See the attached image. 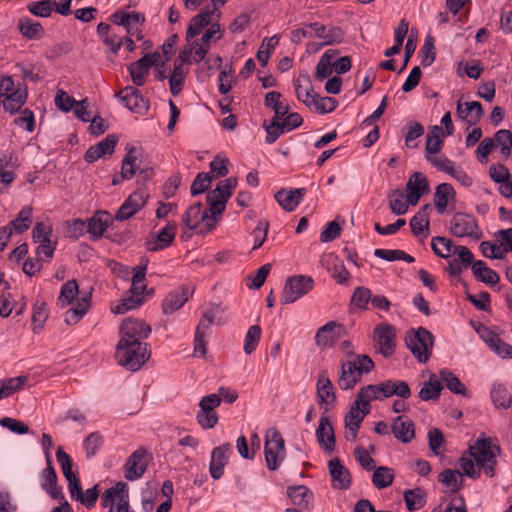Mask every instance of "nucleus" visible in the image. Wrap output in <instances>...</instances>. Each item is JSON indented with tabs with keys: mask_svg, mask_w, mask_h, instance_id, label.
<instances>
[{
	"mask_svg": "<svg viewBox=\"0 0 512 512\" xmlns=\"http://www.w3.org/2000/svg\"><path fill=\"white\" fill-rule=\"evenodd\" d=\"M148 454L144 448H138L127 459L124 466V477L134 481L142 477L148 466Z\"/></svg>",
	"mask_w": 512,
	"mask_h": 512,
	"instance_id": "obj_12",
	"label": "nucleus"
},
{
	"mask_svg": "<svg viewBox=\"0 0 512 512\" xmlns=\"http://www.w3.org/2000/svg\"><path fill=\"white\" fill-rule=\"evenodd\" d=\"M215 12L210 6L202 8L200 13L190 20L186 31V40L199 35L210 24L211 17Z\"/></svg>",
	"mask_w": 512,
	"mask_h": 512,
	"instance_id": "obj_28",
	"label": "nucleus"
},
{
	"mask_svg": "<svg viewBox=\"0 0 512 512\" xmlns=\"http://www.w3.org/2000/svg\"><path fill=\"white\" fill-rule=\"evenodd\" d=\"M47 467L43 471V482L42 488L50 495L53 499H63L61 490L57 487V474L52 466V461H46Z\"/></svg>",
	"mask_w": 512,
	"mask_h": 512,
	"instance_id": "obj_34",
	"label": "nucleus"
},
{
	"mask_svg": "<svg viewBox=\"0 0 512 512\" xmlns=\"http://www.w3.org/2000/svg\"><path fill=\"white\" fill-rule=\"evenodd\" d=\"M439 380L454 394L469 397L466 386L460 379L450 370L442 369L439 371Z\"/></svg>",
	"mask_w": 512,
	"mask_h": 512,
	"instance_id": "obj_39",
	"label": "nucleus"
},
{
	"mask_svg": "<svg viewBox=\"0 0 512 512\" xmlns=\"http://www.w3.org/2000/svg\"><path fill=\"white\" fill-rule=\"evenodd\" d=\"M27 382L26 376H18L0 381V399L19 391Z\"/></svg>",
	"mask_w": 512,
	"mask_h": 512,
	"instance_id": "obj_51",
	"label": "nucleus"
},
{
	"mask_svg": "<svg viewBox=\"0 0 512 512\" xmlns=\"http://www.w3.org/2000/svg\"><path fill=\"white\" fill-rule=\"evenodd\" d=\"M56 0H40L28 3L27 10L34 16L47 18L54 11Z\"/></svg>",
	"mask_w": 512,
	"mask_h": 512,
	"instance_id": "obj_53",
	"label": "nucleus"
},
{
	"mask_svg": "<svg viewBox=\"0 0 512 512\" xmlns=\"http://www.w3.org/2000/svg\"><path fill=\"white\" fill-rule=\"evenodd\" d=\"M495 141L501 146V154L508 158L512 149V132L507 129L497 131L495 133Z\"/></svg>",
	"mask_w": 512,
	"mask_h": 512,
	"instance_id": "obj_62",
	"label": "nucleus"
},
{
	"mask_svg": "<svg viewBox=\"0 0 512 512\" xmlns=\"http://www.w3.org/2000/svg\"><path fill=\"white\" fill-rule=\"evenodd\" d=\"M328 468L335 489L346 490L351 486V474L338 458L329 460Z\"/></svg>",
	"mask_w": 512,
	"mask_h": 512,
	"instance_id": "obj_22",
	"label": "nucleus"
},
{
	"mask_svg": "<svg viewBox=\"0 0 512 512\" xmlns=\"http://www.w3.org/2000/svg\"><path fill=\"white\" fill-rule=\"evenodd\" d=\"M375 365L368 355H354L352 359L342 362L337 384L342 390H351Z\"/></svg>",
	"mask_w": 512,
	"mask_h": 512,
	"instance_id": "obj_1",
	"label": "nucleus"
},
{
	"mask_svg": "<svg viewBox=\"0 0 512 512\" xmlns=\"http://www.w3.org/2000/svg\"><path fill=\"white\" fill-rule=\"evenodd\" d=\"M18 29L28 39H40L44 36L43 26L29 18H21L18 22Z\"/></svg>",
	"mask_w": 512,
	"mask_h": 512,
	"instance_id": "obj_44",
	"label": "nucleus"
},
{
	"mask_svg": "<svg viewBox=\"0 0 512 512\" xmlns=\"http://www.w3.org/2000/svg\"><path fill=\"white\" fill-rule=\"evenodd\" d=\"M407 190L421 192L423 194L428 193L429 185L427 178L420 172H414L407 183Z\"/></svg>",
	"mask_w": 512,
	"mask_h": 512,
	"instance_id": "obj_63",
	"label": "nucleus"
},
{
	"mask_svg": "<svg viewBox=\"0 0 512 512\" xmlns=\"http://www.w3.org/2000/svg\"><path fill=\"white\" fill-rule=\"evenodd\" d=\"M314 287V280L311 276L294 275L286 279L282 294L281 303L291 304L309 293Z\"/></svg>",
	"mask_w": 512,
	"mask_h": 512,
	"instance_id": "obj_8",
	"label": "nucleus"
},
{
	"mask_svg": "<svg viewBox=\"0 0 512 512\" xmlns=\"http://www.w3.org/2000/svg\"><path fill=\"white\" fill-rule=\"evenodd\" d=\"M221 404V399L216 394H210L202 397L199 402L200 411L196 419L203 429H211L218 422V415L215 408Z\"/></svg>",
	"mask_w": 512,
	"mask_h": 512,
	"instance_id": "obj_10",
	"label": "nucleus"
},
{
	"mask_svg": "<svg viewBox=\"0 0 512 512\" xmlns=\"http://www.w3.org/2000/svg\"><path fill=\"white\" fill-rule=\"evenodd\" d=\"M177 233V224L168 222L164 228L156 234H150L144 242L148 252H157L168 248L174 241Z\"/></svg>",
	"mask_w": 512,
	"mask_h": 512,
	"instance_id": "obj_11",
	"label": "nucleus"
},
{
	"mask_svg": "<svg viewBox=\"0 0 512 512\" xmlns=\"http://www.w3.org/2000/svg\"><path fill=\"white\" fill-rule=\"evenodd\" d=\"M149 357L150 352L145 343L119 341L116 346L115 359L117 363L130 371H138Z\"/></svg>",
	"mask_w": 512,
	"mask_h": 512,
	"instance_id": "obj_2",
	"label": "nucleus"
},
{
	"mask_svg": "<svg viewBox=\"0 0 512 512\" xmlns=\"http://www.w3.org/2000/svg\"><path fill=\"white\" fill-rule=\"evenodd\" d=\"M265 461L271 471L279 468L286 455L285 442L276 428H269L265 434Z\"/></svg>",
	"mask_w": 512,
	"mask_h": 512,
	"instance_id": "obj_6",
	"label": "nucleus"
},
{
	"mask_svg": "<svg viewBox=\"0 0 512 512\" xmlns=\"http://www.w3.org/2000/svg\"><path fill=\"white\" fill-rule=\"evenodd\" d=\"M405 145L409 148H417L418 143L414 142L424 134V127L421 123L411 121L406 125Z\"/></svg>",
	"mask_w": 512,
	"mask_h": 512,
	"instance_id": "obj_61",
	"label": "nucleus"
},
{
	"mask_svg": "<svg viewBox=\"0 0 512 512\" xmlns=\"http://www.w3.org/2000/svg\"><path fill=\"white\" fill-rule=\"evenodd\" d=\"M295 93L297 99L307 106V103L314 94L313 87L310 84V79L307 74L299 75L295 81Z\"/></svg>",
	"mask_w": 512,
	"mask_h": 512,
	"instance_id": "obj_48",
	"label": "nucleus"
},
{
	"mask_svg": "<svg viewBox=\"0 0 512 512\" xmlns=\"http://www.w3.org/2000/svg\"><path fill=\"white\" fill-rule=\"evenodd\" d=\"M316 438L319 446L327 453L335 449L336 439L333 426L326 416H321L316 429Z\"/></svg>",
	"mask_w": 512,
	"mask_h": 512,
	"instance_id": "obj_21",
	"label": "nucleus"
},
{
	"mask_svg": "<svg viewBox=\"0 0 512 512\" xmlns=\"http://www.w3.org/2000/svg\"><path fill=\"white\" fill-rule=\"evenodd\" d=\"M383 390V397L389 398L398 396L401 399H408L411 396V390L407 382L398 380H386L381 382V389Z\"/></svg>",
	"mask_w": 512,
	"mask_h": 512,
	"instance_id": "obj_35",
	"label": "nucleus"
},
{
	"mask_svg": "<svg viewBox=\"0 0 512 512\" xmlns=\"http://www.w3.org/2000/svg\"><path fill=\"white\" fill-rule=\"evenodd\" d=\"M500 453V447L493 445L490 438L478 439L469 447V454L485 471L489 477L494 476V468L497 464L496 455Z\"/></svg>",
	"mask_w": 512,
	"mask_h": 512,
	"instance_id": "obj_4",
	"label": "nucleus"
},
{
	"mask_svg": "<svg viewBox=\"0 0 512 512\" xmlns=\"http://www.w3.org/2000/svg\"><path fill=\"white\" fill-rule=\"evenodd\" d=\"M192 295V290L187 286H180L167 294L162 303V311L164 314H172L179 310Z\"/></svg>",
	"mask_w": 512,
	"mask_h": 512,
	"instance_id": "obj_20",
	"label": "nucleus"
},
{
	"mask_svg": "<svg viewBox=\"0 0 512 512\" xmlns=\"http://www.w3.org/2000/svg\"><path fill=\"white\" fill-rule=\"evenodd\" d=\"M236 186L237 179L235 177H229L225 180L220 181L217 184L216 188L210 191L209 193L227 202Z\"/></svg>",
	"mask_w": 512,
	"mask_h": 512,
	"instance_id": "obj_58",
	"label": "nucleus"
},
{
	"mask_svg": "<svg viewBox=\"0 0 512 512\" xmlns=\"http://www.w3.org/2000/svg\"><path fill=\"white\" fill-rule=\"evenodd\" d=\"M281 96V93L277 91H270L265 95L264 105L273 109V119L281 120L289 112V105L280 100Z\"/></svg>",
	"mask_w": 512,
	"mask_h": 512,
	"instance_id": "obj_41",
	"label": "nucleus"
},
{
	"mask_svg": "<svg viewBox=\"0 0 512 512\" xmlns=\"http://www.w3.org/2000/svg\"><path fill=\"white\" fill-rule=\"evenodd\" d=\"M444 131L439 126H433L427 135L425 150L427 155L438 153L443 146Z\"/></svg>",
	"mask_w": 512,
	"mask_h": 512,
	"instance_id": "obj_49",
	"label": "nucleus"
},
{
	"mask_svg": "<svg viewBox=\"0 0 512 512\" xmlns=\"http://www.w3.org/2000/svg\"><path fill=\"white\" fill-rule=\"evenodd\" d=\"M186 42V45L181 51L189 52V54H187L188 64L199 63L205 59L209 52L210 45H206L194 39L186 40Z\"/></svg>",
	"mask_w": 512,
	"mask_h": 512,
	"instance_id": "obj_42",
	"label": "nucleus"
},
{
	"mask_svg": "<svg viewBox=\"0 0 512 512\" xmlns=\"http://www.w3.org/2000/svg\"><path fill=\"white\" fill-rule=\"evenodd\" d=\"M473 276L480 282L488 285H495L500 281L499 274L493 269L489 268L482 260H477L472 265Z\"/></svg>",
	"mask_w": 512,
	"mask_h": 512,
	"instance_id": "obj_37",
	"label": "nucleus"
},
{
	"mask_svg": "<svg viewBox=\"0 0 512 512\" xmlns=\"http://www.w3.org/2000/svg\"><path fill=\"white\" fill-rule=\"evenodd\" d=\"M449 229L455 237H470L475 240L481 237L477 221L470 214L456 213L450 220Z\"/></svg>",
	"mask_w": 512,
	"mask_h": 512,
	"instance_id": "obj_9",
	"label": "nucleus"
},
{
	"mask_svg": "<svg viewBox=\"0 0 512 512\" xmlns=\"http://www.w3.org/2000/svg\"><path fill=\"white\" fill-rule=\"evenodd\" d=\"M396 439L403 443H409L415 437L414 423L404 416L396 417L391 425Z\"/></svg>",
	"mask_w": 512,
	"mask_h": 512,
	"instance_id": "obj_32",
	"label": "nucleus"
},
{
	"mask_svg": "<svg viewBox=\"0 0 512 512\" xmlns=\"http://www.w3.org/2000/svg\"><path fill=\"white\" fill-rule=\"evenodd\" d=\"M287 496L301 510L310 511L313 507V493L304 485L289 486Z\"/></svg>",
	"mask_w": 512,
	"mask_h": 512,
	"instance_id": "obj_27",
	"label": "nucleus"
},
{
	"mask_svg": "<svg viewBox=\"0 0 512 512\" xmlns=\"http://www.w3.org/2000/svg\"><path fill=\"white\" fill-rule=\"evenodd\" d=\"M187 54H189L188 51H180L174 62V68L169 77L170 92L173 96H177L182 90L186 74L183 66L188 64Z\"/></svg>",
	"mask_w": 512,
	"mask_h": 512,
	"instance_id": "obj_24",
	"label": "nucleus"
},
{
	"mask_svg": "<svg viewBox=\"0 0 512 512\" xmlns=\"http://www.w3.org/2000/svg\"><path fill=\"white\" fill-rule=\"evenodd\" d=\"M101 504L109 508V512H134L130 511L128 486L124 482H117L105 490L101 496Z\"/></svg>",
	"mask_w": 512,
	"mask_h": 512,
	"instance_id": "obj_7",
	"label": "nucleus"
},
{
	"mask_svg": "<svg viewBox=\"0 0 512 512\" xmlns=\"http://www.w3.org/2000/svg\"><path fill=\"white\" fill-rule=\"evenodd\" d=\"M261 327L259 325H252L249 327L244 340L243 350L246 354H251L256 347L261 338Z\"/></svg>",
	"mask_w": 512,
	"mask_h": 512,
	"instance_id": "obj_60",
	"label": "nucleus"
},
{
	"mask_svg": "<svg viewBox=\"0 0 512 512\" xmlns=\"http://www.w3.org/2000/svg\"><path fill=\"white\" fill-rule=\"evenodd\" d=\"M374 340L377 342L378 351L389 357L394 353L396 347V333L390 324H380L374 329Z\"/></svg>",
	"mask_w": 512,
	"mask_h": 512,
	"instance_id": "obj_14",
	"label": "nucleus"
},
{
	"mask_svg": "<svg viewBox=\"0 0 512 512\" xmlns=\"http://www.w3.org/2000/svg\"><path fill=\"white\" fill-rule=\"evenodd\" d=\"M78 293V284L76 280H69L61 287L60 295L58 297V304L61 307L68 306L73 302Z\"/></svg>",
	"mask_w": 512,
	"mask_h": 512,
	"instance_id": "obj_55",
	"label": "nucleus"
},
{
	"mask_svg": "<svg viewBox=\"0 0 512 512\" xmlns=\"http://www.w3.org/2000/svg\"><path fill=\"white\" fill-rule=\"evenodd\" d=\"M160 58L159 53H148L142 56L139 60L131 63L128 70L131 79L136 86H142L145 83V78L149 73L152 65L156 64Z\"/></svg>",
	"mask_w": 512,
	"mask_h": 512,
	"instance_id": "obj_17",
	"label": "nucleus"
},
{
	"mask_svg": "<svg viewBox=\"0 0 512 512\" xmlns=\"http://www.w3.org/2000/svg\"><path fill=\"white\" fill-rule=\"evenodd\" d=\"M394 470L386 466L375 467L372 475V483L378 489H385L392 485Z\"/></svg>",
	"mask_w": 512,
	"mask_h": 512,
	"instance_id": "obj_46",
	"label": "nucleus"
},
{
	"mask_svg": "<svg viewBox=\"0 0 512 512\" xmlns=\"http://www.w3.org/2000/svg\"><path fill=\"white\" fill-rule=\"evenodd\" d=\"M374 255L380 259H384L386 261H395V260H403L407 263H412L415 261L414 257L407 254L403 250H390V249H376L374 251Z\"/></svg>",
	"mask_w": 512,
	"mask_h": 512,
	"instance_id": "obj_56",
	"label": "nucleus"
},
{
	"mask_svg": "<svg viewBox=\"0 0 512 512\" xmlns=\"http://www.w3.org/2000/svg\"><path fill=\"white\" fill-rule=\"evenodd\" d=\"M151 333V327L140 319H125L120 327V341L141 342Z\"/></svg>",
	"mask_w": 512,
	"mask_h": 512,
	"instance_id": "obj_13",
	"label": "nucleus"
},
{
	"mask_svg": "<svg viewBox=\"0 0 512 512\" xmlns=\"http://www.w3.org/2000/svg\"><path fill=\"white\" fill-rule=\"evenodd\" d=\"M305 194L304 188H296L291 190L280 189L275 194V200L287 212H292L300 204L302 197Z\"/></svg>",
	"mask_w": 512,
	"mask_h": 512,
	"instance_id": "obj_29",
	"label": "nucleus"
},
{
	"mask_svg": "<svg viewBox=\"0 0 512 512\" xmlns=\"http://www.w3.org/2000/svg\"><path fill=\"white\" fill-rule=\"evenodd\" d=\"M231 450L232 446L229 443H224L212 450L209 471L213 479L218 480L223 476Z\"/></svg>",
	"mask_w": 512,
	"mask_h": 512,
	"instance_id": "obj_19",
	"label": "nucleus"
},
{
	"mask_svg": "<svg viewBox=\"0 0 512 512\" xmlns=\"http://www.w3.org/2000/svg\"><path fill=\"white\" fill-rule=\"evenodd\" d=\"M110 214L102 211L97 212L93 217L88 220L87 231L91 234L93 239H99L108 227L110 221Z\"/></svg>",
	"mask_w": 512,
	"mask_h": 512,
	"instance_id": "obj_40",
	"label": "nucleus"
},
{
	"mask_svg": "<svg viewBox=\"0 0 512 512\" xmlns=\"http://www.w3.org/2000/svg\"><path fill=\"white\" fill-rule=\"evenodd\" d=\"M206 200L208 208L202 212L200 220L205 221V225L210 231L218 222V217L225 211L227 202L215 195H211L209 192L207 193Z\"/></svg>",
	"mask_w": 512,
	"mask_h": 512,
	"instance_id": "obj_18",
	"label": "nucleus"
},
{
	"mask_svg": "<svg viewBox=\"0 0 512 512\" xmlns=\"http://www.w3.org/2000/svg\"><path fill=\"white\" fill-rule=\"evenodd\" d=\"M31 217L32 208L25 206L20 210L18 217L10 222L9 227L14 229L17 233H23L30 227Z\"/></svg>",
	"mask_w": 512,
	"mask_h": 512,
	"instance_id": "obj_57",
	"label": "nucleus"
},
{
	"mask_svg": "<svg viewBox=\"0 0 512 512\" xmlns=\"http://www.w3.org/2000/svg\"><path fill=\"white\" fill-rule=\"evenodd\" d=\"M456 112L458 117L465 120L469 125H475L484 115L483 107L477 101L465 102L464 104L458 102Z\"/></svg>",
	"mask_w": 512,
	"mask_h": 512,
	"instance_id": "obj_31",
	"label": "nucleus"
},
{
	"mask_svg": "<svg viewBox=\"0 0 512 512\" xmlns=\"http://www.w3.org/2000/svg\"><path fill=\"white\" fill-rule=\"evenodd\" d=\"M317 397L319 404L325 405L328 411L336 402V395L332 382L324 374H321L317 381Z\"/></svg>",
	"mask_w": 512,
	"mask_h": 512,
	"instance_id": "obj_30",
	"label": "nucleus"
},
{
	"mask_svg": "<svg viewBox=\"0 0 512 512\" xmlns=\"http://www.w3.org/2000/svg\"><path fill=\"white\" fill-rule=\"evenodd\" d=\"M457 245H454L452 240L436 236L431 240V248L433 252L441 258H448L452 254H455V248Z\"/></svg>",
	"mask_w": 512,
	"mask_h": 512,
	"instance_id": "obj_47",
	"label": "nucleus"
},
{
	"mask_svg": "<svg viewBox=\"0 0 512 512\" xmlns=\"http://www.w3.org/2000/svg\"><path fill=\"white\" fill-rule=\"evenodd\" d=\"M118 138L115 135H108L94 146H91L84 155L88 163H92L105 155H111L114 152Z\"/></svg>",
	"mask_w": 512,
	"mask_h": 512,
	"instance_id": "obj_26",
	"label": "nucleus"
},
{
	"mask_svg": "<svg viewBox=\"0 0 512 512\" xmlns=\"http://www.w3.org/2000/svg\"><path fill=\"white\" fill-rule=\"evenodd\" d=\"M442 390L443 384L439 380L438 376L431 373L429 379L423 383V386L419 391V398L423 401L437 400L439 399Z\"/></svg>",
	"mask_w": 512,
	"mask_h": 512,
	"instance_id": "obj_38",
	"label": "nucleus"
},
{
	"mask_svg": "<svg viewBox=\"0 0 512 512\" xmlns=\"http://www.w3.org/2000/svg\"><path fill=\"white\" fill-rule=\"evenodd\" d=\"M202 203L197 202L191 205L183 215L182 221L187 228L194 230L198 227L199 223L203 222L200 220L202 214Z\"/></svg>",
	"mask_w": 512,
	"mask_h": 512,
	"instance_id": "obj_54",
	"label": "nucleus"
},
{
	"mask_svg": "<svg viewBox=\"0 0 512 512\" xmlns=\"http://www.w3.org/2000/svg\"><path fill=\"white\" fill-rule=\"evenodd\" d=\"M491 398L497 408L508 409L512 404V395L507 388L501 384L493 386Z\"/></svg>",
	"mask_w": 512,
	"mask_h": 512,
	"instance_id": "obj_52",
	"label": "nucleus"
},
{
	"mask_svg": "<svg viewBox=\"0 0 512 512\" xmlns=\"http://www.w3.org/2000/svg\"><path fill=\"white\" fill-rule=\"evenodd\" d=\"M425 492L421 488L409 489L404 492V500L408 511L412 512L425 505Z\"/></svg>",
	"mask_w": 512,
	"mask_h": 512,
	"instance_id": "obj_50",
	"label": "nucleus"
},
{
	"mask_svg": "<svg viewBox=\"0 0 512 512\" xmlns=\"http://www.w3.org/2000/svg\"><path fill=\"white\" fill-rule=\"evenodd\" d=\"M125 106L134 113L145 114L149 109V102L133 86H126L123 90L115 94Z\"/></svg>",
	"mask_w": 512,
	"mask_h": 512,
	"instance_id": "obj_15",
	"label": "nucleus"
},
{
	"mask_svg": "<svg viewBox=\"0 0 512 512\" xmlns=\"http://www.w3.org/2000/svg\"><path fill=\"white\" fill-rule=\"evenodd\" d=\"M455 190L449 183H442L436 187L434 204L438 213L445 212L450 200L455 201Z\"/></svg>",
	"mask_w": 512,
	"mask_h": 512,
	"instance_id": "obj_36",
	"label": "nucleus"
},
{
	"mask_svg": "<svg viewBox=\"0 0 512 512\" xmlns=\"http://www.w3.org/2000/svg\"><path fill=\"white\" fill-rule=\"evenodd\" d=\"M480 338L488 347L502 358H512V345L502 341L498 334L485 325H479L476 329Z\"/></svg>",
	"mask_w": 512,
	"mask_h": 512,
	"instance_id": "obj_16",
	"label": "nucleus"
},
{
	"mask_svg": "<svg viewBox=\"0 0 512 512\" xmlns=\"http://www.w3.org/2000/svg\"><path fill=\"white\" fill-rule=\"evenodd\" d=\"M102 444H103V437L98 432H93V433L89 434L83 442V447H84L86 456L88 458H90V457L96 455V453L98 452V450L102 446Z\"/></svg>",
	"mask_w": 512,
	"mask_h": 512,
	"instance_id": "obj_64",
	"label": "nucleus"
},
{
	"mask_svg": "<svg viewBox=\"0 0 512 512\" xmlns=\"http://www.w3.org/2000/svg\"><path fill=\"white\" fill-rule=\"evenodd\" d=\"M369 414V410H364L358 404H352L349 411L345 415L344 422L345 428L349 432H353V439H356L357 433L366 415Z\"/></svg>",
	"mask_w": 512,
	"mask_h": 512,
	"instance_id": "obj_33",
	"label": "nucleus"
},
{
	"mask_svg": "<svg viewBox=\"0 0 512 512\" xmlns=\"http://www.w3.org/2000/svg\"><path fill=\"white\" fill-rule=\"evenodd\" d=\"M137 148L129 147L122 160L121 171L112 178V185H118L123 180L131 179L137 172Z\"/></svg>",
	"mask_w": 512,
	"mask_h": 512,
	"instance_id": "obj_23",
	"label": "nucleus"
},
{
	"mask_svg": "<svg viewBox=\"0 0 512 512\" xmlns=\"http://www.w3.org/2000/svg\"><path fill=\"white\" fill-rule=\"evenodd\" d=\"M338 106V101L332 97H320L319 94L315 93L307 103V107L310 110H314L320 114H326L333 112Z\"/></svg>",
	"mask_w": 512,
	"mask_h": 512,
	"instance_id": "obj_43",
	"label": "nucleus"
},
{
	"mask_svg": "<svg viewBox=\"0 0 512 512\" xmlns=\"http://www.w3.org/2000/svg\"><path fill=\"white\" fill-rule=\"evenodd\" d=\"M225 309L219 304H210V307L203 313L195 331L194 336V352L204 357L207 353L206 338L210 334L211 325L224 324L226 319L223 317Z\"/></svg>",
	"mask_w": 512,
	"mask_h": 512,
	"instance_id": "obj_3",
	"label": "nucleus"
},
{
	"mask_svg": "<svg viewBox=\"0 0 512 512\" xmlns=\"http://www.w3.org/2000/svg\"><path fill=\"white\" fill-rule=\"evenodd\" d=\"M342 326L335 321H329L320 327L315 335V343L320 349L331 347L340 337Z\"/></svg>",
	"mask_w": 512,
	"mask_h": 512,
	"instance_id": "obj_25",
	"label": "nucleus"
},
{
	"mask_svg": "<svg viewBox=\"0 0 512 512\" xmlns=\"http://www.w3.org/2000/svg\"><path fill=\"white\" fill-rule=\"evenodd\" d=\"M389 207L395 215H403L408 210V204L404 200V195L401 190L396 189L389 193Z\"/></svg>",
	"mask_w": 512,
	"mask_h": 512,
	"instance_id": "obj_59",
	"label": "nucleus"
},
{
	"mask_svg": "<svg viewBox=\"0 0 512 512\" xmlns=\"http://www.w3.org/2000/svg\"><path fill=\"white\" fill-rule=\"evenodd\" d=\"M405 343L420 363H426L430 359L434 337L427 329L420 327L409 331L405 336Z\"/></svg>",
	"mask_w": 512,
	"mask_h": 512,
	"instance_id": "obj_5",
	"label": "nucleus"
},
{
	"mask_svg": "<svg viewBox=\"0 0 512 512\" xmlns=\"http://www.w3.org/2000/svg\"><path fill=\"white\" fill-rule=\"evenodd\" d=\"M438 481L450 489L452 493L462 488V474L458 470L445 469L438 475Z\"/></svg>",
	"mask_w": 512,
	"mask_h": 512,
	"instance_id": "obj_45",
	"label": "nucleus"
}]
</instances>
